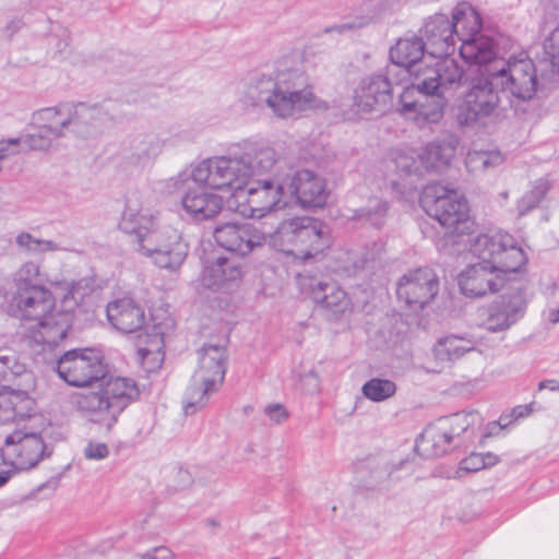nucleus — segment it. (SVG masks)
<instances>
[{
	"label": "nucleus",
	"instance_id": "nucleus-1",
	"mask_svg": "<svg viewBox=\"0 0 559 559\" xmlns=\"http://www.w3.org/2000/svg\"><path fill=\"white\" fill-rule=\"evenodd\" d=\"M58 376L69 385L92 386L99 383L98 391L79 394L76 405L90 415L91 421L109 431L120 414L139 395L136 382L131 378L114 377L104 382L108 372L100 354L93 348H74L66 352L56 364Z\"/></svg>",
	"mask_w": 559,
	"mask_h": 559
},
{
	"label": "nucleus",
	"instance_id": "nucleus-2",
	"mask_svg": "<svg viewBox=\"0 0 559 559\" xmlns=\"http://www.w3.org/2000/svg\"><path fill=\"white\" fill-rule=\"evenodd\" d=\"M469 250L480 261L459 275L461 292L472 298L506 288L520 276L526 264L524 250L509 233L479 234L469 239Z\"/></svg>",
	"mask_w": 559,
	"mask_h": 559
},
{
	"label": "nucleus",
	"instance_id": "nucleus-3",
	"mask_svg": "<svg viewBox=\"0 0 559 559\" xmlns=\"http://www.w3.org/2000/svg\"><path fill=\"white\" fill-rule=\"evenodd\" d=\"M238 100L246 110L266 108L281 119L319 107L320 102L312 91L309 76L300 69L253 75Z\"/></svg>",
	"mask_w": 559,
	"mask_h": 559
},
{
	"label": "nucleus",
	"instance_id": "nucleus-4",
	"mask_svg": "<svg viewBox=\"0 0 559 559\" xmlns=\"http://www.w3.org/2000/svg\"><path fill=\"white\" fill-rule=\"evenodd\" d=\"M277 165L276 151L262 141H245L227 155L200 162L190 177L197 185L222 191H242L254 176Z\"/></svg>",
	"mask_w": 559,
	"mask_h": 559
},
{
	"label": "nucleus",
	"instance_id": "nucleus-5",
	"mask_svg": "<svg viewBox=\"0 0 559 559\" xmlns=\"http://www.w3.org/2000/svg\"><path fill=\"white\" fill-rule=\"evenodd\" d=\"M81 284L73 283L61 300V311H56V299L47 287L13 294L10 301L12 316L33 321L29 338L38 345L57 346L68 334L72 311L83 300Z\"/></svg>",
	"mask_w": 559,
	"mask_h": 559
},
{
	"label": "nucleus",
	"instance_id": "nucleus-6",
	"mask_svg": "<svg viewBox=\"0 0 559 559\" xmlns=\"http://www.w3.org/2000/svg\"><path fill=\"white\" fill-rule=\"evenodd\" d=\"M119 228L134 236L136 250L150 257L160 269L177 271L188 254V246L176 229H157L156 218L151 211L132 200H127Z\"/></svg>",
	"mask_w": 559,
	"mask_h": 559
},
{
	"label": "nucleus",
	"instance_id": "nucleus-7",
	"mask_svg": "<svg viewBox=\"0 0 559 559\" xmlns=\"http://www.w3.org/2000/svg\"><path fill=\"white\" fill-rule=\"evenodd\" d=\"M426 213L452 234H464L471 225L468 205L463 194L441 183L428 185L420 197Z\"/></svg>",
	"mask_w": 559,
	"mask_h": 559
},
{
	"label": "nucleus",
	"instance_id": "nucleus-8",
	"mask_svg": "<svg viewBox=\"0 0 559 559\" xmlns=\"http://www.w3.org/2000/svg\"><path fill=\"white\" fill-rule=\"evenodd\" d=\"M497 76L490 70L472 80L462 103L457 107L456 120L460 126L484 127L487 120L497 116L500 109Z\"/></svg>",
	"mask_w": 559,
	"mask_h": 559
},
{
	"label": "nucleus",
	"instance_id": "nucleus-9",
	"mask_svg": "<svg viewBox=\"0 0 559 559\" xmlns=\"http://www.w3.org/2000/svg\"><path fill=\"white\" fill-rule=\"evenodd\" d=\"M475 412H459L429 424L416 441V450L426 457H439L461 444V436L478 419Z\"/></svg>",
	"mask_w": 559,
	"mask_h": 559
},
{
	"label": "nucleus",
	"instance_id": "nucleus-10",
	"mask_svg": "<svg viewBox=\"0 0 559 559\" xmlns=\"http://www.w3.org/2000/svg\"><path fill=\"white\" fill-rule=\"evenodd\" d=\"M408 72L396 67H386L384 73L362 78L354 91V107L358 112L385 111L391 104L394 86L405 82Z\"/></svg>",
	"mask_w": 559,
	"mask_h": 559
},
{
	"label": "nucleus",
	"instance_id": "nucleus-11",
	"mask_svg": "<svg viewBox=\"0 0 559 559\" xmlns=\"http://www.w3.org/2000/svg\"><path fill=\"white\" fill-rule=\"evenodd\" d=\"M528 301L526 282L519 277L484 309L481 326L492 333L509 330L525 317Z\"/></svg>",
	"mask_w": 559,
	"mask_h": 559
},
{
	"label": "nucleus",
	"instance_id": "nucleus-12",
	"mask_svg": "<svg viewBox=\"0 0 559 559\" xmlns=\"http://www.w3.org/2000/svg\"><path fill=\"white\" fill-rule=\"evenodd\" d=\"M490 70L497 76V84L502 92L509 93L511 106L518 111V106L527 103L536 94L537 75L534 62L524 55L510 57L507 62Z\"/></svg>",
	"mask_w": 559,
	"mask_h": 559
},
{
	"label": "nucleus",
	"instance_id": "nucleus-13",
	"mask_svg": "<svg viewBox=\"0 0 559 559\" xmlns=\"http://www.w3.org/2000/svg\"><path fill=\"white\" fill-rule=\"evenodd\" d=\"M55 116V129H50V132L57 138L64 136L67 132L88 138L96 134L104 123L112 120L104 106H90L85 103H60L56 105Z\"/></svg>",
	"mask_w": 559,
	"mask_h": 559
},
{
	"label": "nucleus",
	"instance_id": "nucleus-14",
	"mask_svg": "<svg viewBox=\"0 0 559 559\" xmlns=\"http://www.w3.org/2000/svg\"><path fill=\"white\" fill-rule=\"evenodd\" d=\"M282 162L277 156V165L263 175L266 178L249 182L246 189V209L242 215L250 218H261L273 210L281 209L287 204L285 201V177Z\"/></svg>",
	"mask_w": 559,
	"mask_h": 559
},
{
	"label": "nucleus",
	"instance_id": "nucleus-15",
	"mask_svg": "<svg viewBox=\"0 0 559 559\" xmlns=\"http://www.w3.org/2000/svg\"><path fill=\"white\" fill-rule=\"evenodd\" d=\"M52 449L39 432L26 428L8 435L2 448L3 462L14 472L29 471L49 457Z\"/></svg>",
	"mask_w": 559,
	"mask_h": 559
},
{
	"label": "nucleus",
	"instance_id": "nucleus-16",
	"mask_svg": "<svg viewBox=\"0 0 559 559\" xmlns=\"http://www.w3.org/2000/svg\"><path fill=\"white\" fill-rule=\"evenodd\" d=\"M439 292V276L430 267L409 270L399 281L396 295L411 310L418 311L429 305Z\"/></svg>",
	"mask_w": 559,
	"mask_h": 559
},
{
	"label": "nucleus",
	"instance_id": "nucleus-17",
	"mask_svg": "<svg viewBox=\"0 0 559 559\" xmlns=\"http://www.w3.org/2000/svg\"><path fill=\"white\" fill-rule=\"evenodd\" d=\"M298 284L302 293L320 306L329 320L337 321L352 310V301L346 292L334 282H323L313 276L299 275Z\"/></svg>",
	"mask_w": 559,
	"mask_h": 559
},
{
	"label": "nucleus",
	"instance_id": "nucleus-18",
	"mask_svg": "<svg viewBox=\"0 0 559 559\" xmlns=\"http://www.w3.org/2000/svg\"><path fill=\"white\" fill-rule=\"evenodd\" d=\"M216 243L229 252L245 257L263 247L266 234L250 223H226L214 229Z\"/></svg>",
	"mask_w": 559,
	"mask_h": 559
},
{
	"label": "nucleus",
	"instance_id": "nucleus-19",
	"mask_svg": "<svg viewBox=\"0 0 559 559\" xmlns=\"http://www.w3.org/2000/svg\"><path fill=\"white\" fill-rule=\"evenodd\" d=\"M285 192L294 198L302 207H321L325 204L328 192L325 181L309 169L286 174Z\"/></svg>",
	"mask_w": 559,
	"mask_h": 559
},
{
	"label": "nucleus",
	"instance_id": "nucleus-20",
	"mask_svg": "<svg viewBox=\"0 0 559 559\" xmlns=\"http://www.w3.org/2000/svg\"><path fill=\"white\" fill-rule=\"evenodd\" d=\"M460 20L457 13L453 14V20L444 14H436L425 23L423 32L427 53L436 58H443L455 51L456 26Z\"/></svg>",
	"mask_w": 559,
	"mask_h": 559
},
{
	"label": "nucleus",
	"instance_id": "nucleus-21",
	"mask_svg": "<svg viewBox=\"0 0 559 559\" xmlns=\"http://www.w3.org/2000/svg\"><path fill=\"white\" fill-rule=\"evenodd\" d=\"M242 275V265L237 260L217 255L205 262L202 283L212 290L228 293L239 285Z\"/></svg>",
	"mask_w": 559,
	"mask_h": 559
},
{
	"label": "nucleus",
	"instance_id": "nucleus-22",
	"mask_svg": "<svg viewBox=\"0 0 559 559\" xmlns=\"http://www.w3.org/2000/svg\"><path fill=\"white\" fill-rule=\"evenodd\" d=\"M207 187L198 185L188 187L181 198L185 212L197 222L214 218L223 210V198L206 190Z\"/></svg>",
	"mask_w": 559,
	"mask_h": 559
},
{
	"label": "nucleus",
	"instance_id": "nucleus-23",
	"mask_svg": "<svg viewBox=\"0 0 559 559\" xmlns=\"http://www.w3.org/2000/svg\"><path fill=\"white\" fill-rule=\"evenodd\" d=\"M425 52H427V46L423 37L414 34L406 35L397 39L396 44L391 47L389 55L392 63L389 67L407 70L408 74L405 78V82H407L416 72L424 71L418 63Z\"/></svg>",
	"mask_w": 559,
	"mask_h": 559
},
{
	"label": "nucleus",
	"instance_id": "nucleus-24",
	"mask_svg": "<svg viewBox=\"0 0 559 559\" xmlns=\"http://www.w3.org/2000/svg\"><path fill=\"white\" fill-rule=\"evenodd\" d=\"M462 44L460 46L461 58L469 64H477L484 67L481 73H487L488 70H496L498 63L502 60H497L493 40L486 35L472 33L466 39L460 38Z\"/></svg>",
	"mask_w": 559,
	"mask_h": 559
},
{
	"label": "nucleus",
	"instance_id": "nucleus-25",
	"mask_svg": "<svg viewBox=\"0 0 559 559\" xmlns=\"http://www.w3.org/2000/svg\"><path fill=\"white\" fill-rule=\"evenodd\" d=\"M107 319L110 324L122 333H133L145 323L144 309L131 298H121L107 305Z\"/></svg>",
	"mask_w": 559,
	"mask_h": 559
},
{
	"label": "nucleus",
	"instance_id": "nucleus-26",
	"mask_svg": "<svg viewBox=\"0 0 559 559\" xmlns=\"http://www.w3.org/2000/svg\"><path fill=\"white\" fill-rule=\"evenodd\" d=\"M226 373V347L205 344L199 350V367L194 372L197 380L222 385Z\"/></svg>",
	"mask_w": 559,
	"mask_h": 559
},
{
	"label": "nucleus",
	"instance_id": "nucleus-27",
	"mask_svg": "<svg viewBox=\"0 0 559 559\" xmlns=\"http://www.w3.org/2000/svg\"><path fill=\"white\" fill-rule=\"evenodd\" d=\"M298 252L304 259L312 258L329 246V239L321 221L302 216L297 217Z\"/></svg>",
	"mask_w": 559,
	"mask_h": 559
},
{
	"label": "nucleus",
	"instance_id": "nucleus-28",
	"mask_svg": "<svg viewBox=\"0 0 559 559\" xmlns=\"http://www.w3.org/2000/svg\"><path fill=\"white\" fill-rule=\"evenodd\" d=\"M443 58L435 67H426L419 72L424 79L421 86L438 91L441 95L452 85L459 84L464 75L462 68L453 59Z\"/></svg>",
	"mask_w": 559,
	"mask_h": 559
},
{
	"label": "nucleus",
	"instance_id": "nucleus-29",
	"mask_svg": "<svg viewBox=\"0 0 559 559\" xmlns=\"http://www.w3.org/2000/svg\"><path fill=\"white\" fill-rule=\"evenodd\" d=\"M35 402L24 390H0V425L31 416Z\"/></svg>",
	"mask_w": 559,
	"mask_h": 559
},
{
	"label": "nucleus",
	"instance_id": "nucleus-30",
	"mask_svg": "<svg viewBox=\"0 0 559 559\" xmlns=\"http://www.w3.org/2000/svg\"><path fill=\"white\" fill-rule=\"evenodd\" d=\"M475 349L473 340L462 335L450 334L439 338L433 345V356L441 362H454L466 353Z\"/></svg>",
	"mask_w": 559,
	"mask_h": 559
},
{
	"label": "nucleus",
	"instance_id": "nucleus-31",
	"mask_svg": "<svg viewBox=\"0 0 559 559\" xmlns=\"http://www.w3.org/2000/svg\"><path fill=\"white\" fill-rule=\"evenodd\" d=\"M423 81L421 74L416 72L407 82L401 84L403 90L399 95L396 109L405 119L412 120L420 107L427 88L421 86Z\"/></svg>",
	"mask_w": 559,
	"mask_h": 559
},
{
	"label": "nucleus",
	"instance_id": "nucleus-32",
	"mask_svg": "<svg viewBox=\"0 0 559 559\" xmlns=\"http://www.w3.org/2000/svg\"><path fill=\"white\" fill-rule=\"evenodd\" d=\"M447 103V98L444 95H441L440 92L426 88L425 97H423V102H420V107H418L417 112L412 120L418 126L437 123L443 117Z\"/></svg>",
	"mask_w": 559,
	"mask_h": 559
},
{
	"label": "nucleus",
	"instance_id": "nucleus-33",
	"mask_svg": "<svg viewBox=\"0 0 559 559\" xmlns=\"http://www.w3.org/2000/svg\"><path fill=\"white\" fill-rule=\"evenodd\" d=\"M131 164L144 166L162 152V143L154 134H139L130 142Z\"/></svg>",
	"mask_w": 559,
	"mask_h": 559
},
{
	"label": "nucleus",
	"instance_id": "nucleus-34",
	"mask_svg": "<svg viewBox=\"0 0 559 559\" xmlns=\"http://www.w3.org/2000/svg\"><path fill=\"white\" fill-rule=\"evenodd\" d=\"M454 154L455 146L450 142H431L418 157L423 168L438 171L450 164Z\"/></svg>",
	"mask_w": 559,
	"mask_h": 559
},
{
	"label": "nucleus",
	"instance_id": "nucleus-35",
	"mask_svg": "<svg viewBox=\"0 0 559 559\" xmlns=\"http://www.w3.org/2000/svg\"><path fill=\"white\" fill-rule=\"evenodd\" d=\"M218 388L219 385L217 384L202 382L192 376L191 383L183 397L185 414L192 415L199 409H202L209 403L211 395L216 392Z\"/></svg>",
	"mask_w": 559,
	"mask_h": 559
},
{
	"label": "nucleus",
	"instance_id": "nucleus-36",
	"mask_svg": "<svg viewBox=\"0 0 559 559\" xmlns=\"http://www.w3.org/2000/svg\"><path fill=\"white\" fill-rule=\"evenodd\" d=\"M386 167L402 179L419 178L423 175L420 158L413 151H393L386 160Z\"/></svg>",
	"mask_w": 559,
	"mask_h": 559
},
{
	"label": "nucleus",
	"instance_id": "nucleus-37",
	"mask_svg": "<svg viewBox=\"0 0 559 559\" xmlns=\"http://www.w3.org/2000/svg\"><path fill=\"white\" fill-rule=\"evenodd\" d=\"M47 276L40 272V267L35 262H25L14 273L13 294L27 293L41 287H46Z\"/></svg>",
	"mask_w": 559,
	"mask_h": 559
},
{
	"label": "nucleus",
	"instance_id": "nucleus-38",
	"mask_svg": "<svg viewBox=\"0 0 559 559\" xmlns=\"http://www.w3.org/2000/svg\"><path fill=\"white\" fill-rule=\"evenodd\" d=\"M297 235V217L283 221L271 237L272 245L281 252L296 254L298 251Z\"/></svg>",
	"mask_w": 559,
	"mask_h": 559
},
{
	"label": "nucleus",
	"instance_id": "nucleus-39",
	"mask_svg": "<svg viewBox=\"0 0 559 559\" xmlns=\"http://www.w3.org/2000/svg\"><path fill=\"white\" fill-rule=\"evenodd\" d=\"M376 259V253L362 252L361 250H343L336 257V273L345 276H354L358 271L364 270L367 264Z\"/></svg>",
	"mask_w": 559,
	"mask_h": 559
},
{
	"label": "nucleus",
	"instance_id": "nucleus-40",
	"mask_svg": "<svg viewBox=\"0 0 559 559\" xmlns=\"http://www.w3.org/2000/svg\"><path fill=\"white\" fill-rule=\"evenodd\" d=\"M163 345V334L157 332L151 340V347H140L138 349L139 360L147 373L156 372L160 369L164 362Z\"/></svg>",
	"mask_w": 559,
	"mask_h": 559
},
{
	"label": "nucleus",
	"instance_id": "nucleus-41",
	"mask_svg": "<svg viewBox=\"0 0 559 559\" xmlns=\"http://www.w3.org/2000/svg\"><path fill=\"white\" fill-rule=\"evenodd\" d=\"M503 162L504 157L499 151H469L465 157L466 168L471 173L489 170Z\"/></svg>",
	"mask_w": 559,
	"mask_h": 559
},
{
	"label": "nucleus",
	"instance_id": "nucleus-42",
	"mask_svg": "<svg viewBox=\"0 0 559 559\" xmlns=\"http://www.w3.org/2000/svg\"><path fill=\"white\" fill-rule=\"evenodd\" d=\"M361 392L372 402H382L396 393V384L389 379L372 378L364 383Z\"/></svg>",
	"mask_w": 559,
	"mask_h": 559
},
{
	"label": "nucleus",
	"instance_id": "nucleus-43",
	"mask_svg": "<svg viewBox=\"0 0 559 559\" xmlns=\"http://www.w3.org/2000/svg\"><path fill=\"white\" fill-rule=\"evenodd\" d=\"M550 185L547 179H538L532 186V189L526 192L518 202V213L520 216L526 215L528 212L538 206Z\"/></svg>",
	"mask_w": 559,
	"mask_h": 559
},
{
	"label": "nucleus",
	"instance_id": "nucleus-44",
	"mask_svg": "<svg viewBox=\"0 0 559 559\" xmlns=\"http://www.w3.org/2000/svg\"><path fill=\"white\" fill-rule=\"evenodd\" d=\"M388 212V203L379 198H371L368 204L355 211L353 218L370 222L374 227H381Z\"/></svg>",
	"mask_w": 559,
	"mask_h": 559
},
{
	"label": "nucleus",
	"instance_id": "nucleus-45",
	"mask_svg": "<svg viewBox=\"0 0 559 559\" xmlns=\"http://www.w3.org/2000/svg\"><path fill=\"white\" fill-rule=\"evenodd\" d=\"M58 139L52 135L46 129L37 127V129L33 133H28L19 139H10L8 142L10 146H15L22 143L25 147L33 151H44L50 147L52 141Z\"/></svg>",
	"mask_w": 559,
	"mask_h": 559
},
{
	"label": "nucleus",
	"instance_id": "nucleus-46",
	"mask_svg": "<svg viewBox=\"0 0 559 559\" xmlns=\"http://www.w3.org/2000/svg\"><path fill=\"white\" fill-rule=\"evenodd\" d=\"M25 372V365L19 362L15 355L0 354V386L3 390H9L11 388L10 383H12L17 377L23 376Z\"/></svg>",
	"mask_w": 559,
	"mask_h": 559
},
{
	"label": "nucleus",
	"instance_id": "nucleus-47",
	"mask_svg": "<svg viewBox=\"0 0 559 559\" xmlns=\"http://www.w3.org/2000/svg\"><path fill=\"white\" fill-rule=\"evenodd\" d=\"M15 242L21 250L33 255L60 250L59 245L55 241L35 238L29 233L19 234Z\"/></svg>",
	"mask_w": 559,
	"mask_h": 559
},
{
	"label": "nucleus",
	"instance_id": "nucleus-48",
	"mask_svg": "<svg viewBox=\"0 0 559 559\" xmlns=\"http://www.w3.org/2000/svg\"><path fill=\"white\" fill-rule=\"evenodd\" d=\"M543 50L550 63L559 68V25L545 37Z\"/></svg>",
	"mask_w": 559,
	"mask_h": 559
},
{
	"label": "nucleus",
	"instance_id": "nucleus-49",
	"mask_svg": "<svg viewBox=\"0 0 559 559\" xmlns=\"http://www.w3.org/2000/svg\"><path fill=\"white\" fill-rule=\"evenodd\" d=\"M56 106L41 108L33 114V124L50 132V129H55V116Z\"/></svg>",
	"mask_w": 559,
	"mask_h": 559
},
{
	"label": "nucleus",
	"instance_id": "nucleus-50",
	"mask_svg": "<svg viewBox=\"0 0 559 559\" xmlns=\"http://www.w3.org/2000/svg\"><path fill=\"white\" fill-rule=\"evenodd\" d=\"M360 11H368L366 15L357 16L355 21L350 23H344L337 26H334L333 29H336L337 32H343L344 29L349 28H359L362 27L373 21H376L379 16V13L377 11H370L369 8H364L362 5L359 9Z\"/></svg>",
	"mask_w": 559,
	"mask_h": 559
},
{
	"label": "nucleus",
	"instance_id": "nucleus-51",
	"mask_svg": "<svg viewBox=\"0 0 559 559\" xmlns=\"http://www.w3.org/2000/svg\"><path fill=\"white\" fill-rule=\"evenodd\" d=\"M299 389L308 394H314L320 391V378L313 369L299 377Z\"/></svg>",
	"mask_w": 559,
	"mask_h": 559
},
{
	"label": "nucleus",
	"instance_id": "nucleus-52",
	"mask_svg": "<svg viewBox=\"0 0 559 559\" xmlns=\"http://www.w3.org/2000/svg\"><path fill=\"white\" fill-rule=\"evenodd\" d=\"M533 413V404L518 405L512 408L509 416H500L498 425L500 428L507 427L512 420L525 418Z\"/></svg>",
	"mask_w": 559,
	"mask_h": 559
},
{
	"label": "nucleus",
	"instance_id": "nucleus-53",
	"mask_svg": "<svg viewBox=\"0 0 559 559\" xmlns=\"http://www.w3.org/2000/svg\"><path fill=\"white\" fill-rule=\"evenodd\" d=\"M108 447L103 442H88L84 449V455L87 460H104L108 456Z\"/></svg>",
	"mask_w": 559,
	"mask_h": 559
},
{
	"label": "nucleus",
	"instance_id": "nucleus-54",
	"mask_svg": "<svg viewBox=\"0 0 559 559\" xmlns=\"http://www.w3.org/2000/svg\"><path fill=\"white\" fill-rule=\"evenodd\" d=\"M264 414L274 424H282L289 417V413L287 412L285 406L281 403H274V404L266 405L264 407Z\"/></svg>",
	"mask_w": 559,
	"mask_h": 559
},
{
	"label": "nucleus",
	"instance_id": "nucleus-55",
	"mask_svg": "<svg viewBox=\"0 0 559 559\" xmlns=\"http://www.w3.org/2000/svg\"><path fill=\"white\" fill-rule=\"evenodd\" d=\"M460 468L466 472H477L479 469L486 468V463H484L483 454L473 453L469 456L465 457L460 463Z\"/></svg>",
	"mask_w": 559,
	"mask_h": 559
},
{
	"label": "nucleus",
	"instance_id": "nucleus-56",
	"mask_svg": "<svg viewBox=\"0 0 559 559\" xmlns=\"http://www.w3.org/2000/svg\"><path fill=\"white\" fill-rule=\"evenodd\" d=\"M141 559H177L176 555L165 546L154 547L145 551Z\"/></svg>",
	"mask_w": 559,
	"mask_h": 559
},
{
	"label": "nucleus",
	"instance_id": "nucleus-57",
	"mask_svg": "<svg viewBox=\"0 0 559 559\" xmlns=\"http://www.w3.org/2000/svg\"><path fill=\"white\" fill-rule=\"evenodd\" d=\"M22 27H23L22 19L17 17V16H13L7 22V24L1 29V32L5 38L11 39Z\"/></svg>",
	"mask_w": 559,
	"mask_h": 559
},
{
	"label": "nucleus",
	"instance_id": "nucleus-58",
	"mask_svg": "<svg viewBox=\"0 0 559 559\" xmlns=\"http://www.w3.org/2000/svg\"><path fill=\"white\" fill-rule=\"evenodd\" d=\"M177 476L180 479L179 488H185L192 483V477L187 469L179 468L177 472Z\"/></svg>",
	"mask_w": 559,
	"mask_h": 559
},
{
	"label": "nucleus",
	"instance_id": "nucleus-59",
	"mask_svg": "<svg viewBox=\"0 0 559 559\" xmlns=\"http://www.w3.org/2000/svg\"><path fill=\"white\" fill-rule=\"evenodd\" d=\"M539 390L559 391V381L555 379H546L539 382Z\"/></svg>",
	"mask_w": 559,
	"mask_h": 559
},
{
	"label": "nucleus",
	"instance_id": "nucleus-60",
	"mask_svg": "<svg viewBox=\"0 0 559 559\" xmlns=\"http://www.w3.org/2000/svg\"><path fill=\"white\" fill-rule=\"evenodd\" d=\"M188 179L189 176L187 174H179L177 177L169 179V182L171 183L175 190H179L185 186Z\"/></svg>",
	"mask_w": 559,
	"mask_h": 559
},
{
	"label": "nucleus",
	"instance_id": "nucleus-61",
	"mask_svg": "<svg viewBox=\"0 0 559 559\" xmlns=\"http://www.w3.org/2000/svg\"><path fill=\"white\" fill-rule=\"evenodd\" d=\"M484 463H486V467L493 466L498 463V456L493 453L483 454Z\"/></svg>",
	"mask_w": 559,
	"mask_h": 559
},
{
	"label": "nucleus",
	"instance_id": "nucleus-62",
	"mask_svg": "<svg viewBox=\"0 0 559 559\" xmlns=\"http://www.w3.org/2000/svg\"><path fill=\"white\" fill-rule=\"evenodd\" d=\"M13 471H1L0 472V488L5 486L13 475Z\"/></svg>",
	"mask_w": 559,
	"mask_h": 559
},
{
	"label": "nucleus",
	"instance_id": "nucleus-63",
	"mask_svg": "<svg viewBox=\"0 0 559 559\" xmlns=\"http://www.w3.org/2000/svg\"><path fill=\"white\" fill-rule=\"evenodd\" d=\"M548 320L554 324L559 323V308L549 310Z\"/></svg>",
	"mask_w": 559,
	"mask_h": 559
},
{
	"label": "nucleus",
	"instance_id": "nucleus-64",
	"mask_svg": "<svg viewBox=\"0 0 559 559\" xmlns=\"http://www.w3.org/2000/svg\"><path fill=\"white\" fill-rule=\"evenodd\" d=\"M472 15L474 17L475 29L478 31L481 27L479 15L475 11L472 12Z\"/></svg>",
	"mask_w": 559,
	"mask_h": 559
}]
</instances>
